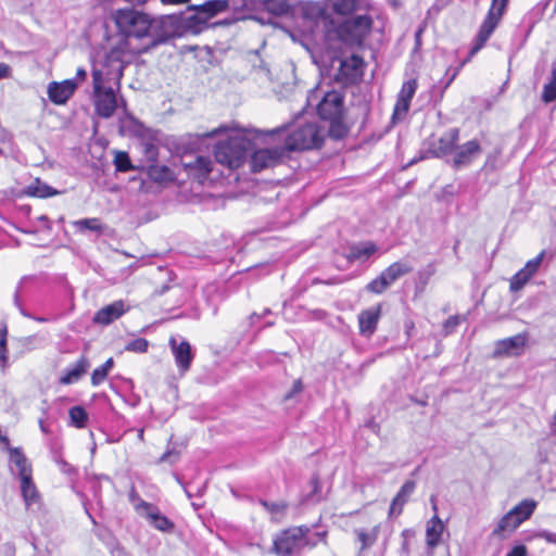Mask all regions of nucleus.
Instances as JSON below:
<instances>
[{"label":"nucleus","mask_w":556,"mask_h":556,"mask_svg":"<svg viewBox=\"0 0 556 556\" xmlns=\"http://www.w3.org/2000/svg\"><path fill=\"white\" fill-rule=\"evenodd\" d=\"M8 327L5 323H0V367H8V348H7Z\"/></svg>","instance_id":"obj_46"},{"label":"nucleus","mask_w":556,"mask_h":556,"mask_svg":"<svg viewBox=\"0 0 556 556\" xmlns=\"http://www.w3.org/2000/svg\"><path fill=\"white\" fill-rule=\"evenodd\" d=\"M325 135L317 123L311 122L295 126L286 137V154L294 151L319 149L324 144Z\"/></svg>","instance_id":"obj_7"},{"label":"nucleus","mask_w":556,"mask_h":556,"mask_svg":"<svg viewBox=\"0 0 556 556\" xmlns=\"http://www.w3.org/2000/svg\"><path fill=\"white\" fill-rule=\"evenodd\" d=\"M504 163L502 160V149L495 148L491 153L488 154L485 162L481 167V172L488 175L502 169Z\"/></svg>","instance_id":"obj_34"},{"label":"nucleus","mask_w":556,"mask_h":556,"mask_svg":"<svg viewBox=\"0 0 556 556\" xmlns=\"http://www.w3.org/2000/svg\"><path fill=\"white\" fill-rule=\"evenodd\" d=\"M178 459H179V452H177L175 448H168L159 458V463L168 462L170 464H175Z\"/></svg>","instance_id":"obj_57"},{"label":"nucleus","mask_w":556,"mask_h":556,"mask_svg":"<svg viewBox=\"0 0 556 556\" xmlns=\"http://www.w3.org/2000/svg\"><path fill=\"white\" fill-rule=\"evenodd\" d=\"M545 251L540 252L534 258L528 261L522 268L530 277H532L538 270L544 258Z\"/></svg>","instance_id":"obj_53"},{"label":"nucleus","mask_w":556,"mask_h":556,"mask_svg":"<svg viewBox=\"0 0 556 556\" xmlns=\"http://www.w3.org/2000/svg\"><path fill=\"white\" fill-rule=\"evenodd\" d=\"M168 345L174 355L175 363L179 372L185 375L187 371H189L195 356L191 344L186 339H182L178 343L175 337H170Z\"/></svg>","instance_id":"obj_14"},{"label":"nucleus","mask_w":556,"mask_h":556,"mask_svg":"<svg viewBox=\"0 0 556 556\" xmlns=\"http://www.w3.org/2000/svg\"><path fill=\"white\" fill-rule=\"evenodd\" d=\"M114 166L116 172L126 173L132 169H137L138 166H135L129 157V154L125 151H117L114 157Z\"/></svg>","instance_id":"obj_45"},{"label":"nucleus","mask_w":556,"mask_h":556,"mask_svg":"<svg viewBox=\"0 0 556 556\" xmlns=\"http://www.w3.org/2000/svg\"><path fill=\"white\" fill-rule=\"evenodd\" d=\"M104 83L105 79L102 71L93 68L92 85L96 113L102 118H110L117 108V99L113 87H105Z\"/></svg>","instance_id":"obj_9"},{"label":"nucleus","mask_w":556,"mask_h":556,"mask_svg":"<svg viewBox=\"0 0 556 556\" xmlns=\"http://www.w3.org/2000/svg\"><path fill=\"white\" fill-rule=\"evenodd\" d=\"M528 334L518 333L516 336L496 341L494 356H518L523 352L527 344Z\"/></svg>","instance_id":"obj_16"},{"label":"nucleus","mask_w":556,"mask_h":556,"mask_svg":"<svg viewBox=\"0 0 556 556\" xmlns=\"http://www.w3.org/2000/svg\"><path fill=\"white\" fill-rule=\"evenodd\" d=\"M128 500L132 505L134 509L136 510V513L139 514L140 516H143L150 508H153L154 505L142 500L139 493L136 491L135 486H131L128 493Z\"/></svg>","instance_id":"obj_42"},{"label":"nucleus","mask_w":556,"mask_h":556,"mask_svg":"<svg viewBox=\"0 0 556 556\" xmlns=\"http://www.w3.org/2000/svg\"><path fill=\"white\" fill-rule=\"evenodd\" d=\"M380 527L375 526L370 532H367L364 529H356L355 533L357 535L358 541L361 542V552H364L371 547L379 535Z\"/></svg>","instance_id":"obj_38"},{"label":"nucleus","mask_w":556,"mask_h":556,"mask_svg":"<svg viewBox=\"0 0 556 556\" xmlns=\"http://www.w3.org/2000/svg\"><path fill=\"white\" fill-rule=\"evenodd\" d=\"M316 525L293 526L279 531L273 540L270 552L277 556H293L305 547L314 548L315 542L308 540V534Z\"/></svg>","instance_id":"obj_3"},{"label":"nucleus","mask_w":556,"mask_h":556,"mask_svg":"<svg viewBox=\"0 0 556 556\" xmlns=\"http://www.w3.org/2000/svg\"><path fill=\"white\" fill-rule=\"evenodd\" d=\"M224 130L225 129L223 127H219L203 135H188L186 138H182L181 141L179 142L178 150L182 154L192 153L200 148L203 139L213 138Z\"/></svg>","instance_id":"obj_25"},{"label":"nucleus","mask_w":556,"mask_h":556,"mask_svg":"<svg viewBox=\"0 0 556 556\" xmlns=\"http://www.w3.org/2000/svg\"><path fill=\"white\" fill-rule=\"evenodd\" d=\"M317 114L324 122H328V136L333 140H341L349 134V126L344 123V94L337 90L328 91L317 105Z\"/></svg>","instance_id":"obj_2"},{"label":"nucleus","mask_w":556,"mask_h":556,"mask_svg":"<svg viewBox=\"0 0 556 556\" xmlns=\"http://www.w3.org/2000/svg\"><path fill=\"white\" fill-rule=\"evenodd\" d=\"M412 271L413 266L409 262L403 260L394 262L383 269L377 278L372 279L366 286V290L375 294H382L396 280Z\"/></svg>","instance_id":"obj_11"},{"label":"nucleus","mask_w":556,"mask_h":556,"mask_svg":"<svg viewBox=\"0 0 556 556\" xmlns=\"http://www.w3.org/2000/svg\"><path fill=\"white\" fill-rule=\"evenodd\" d=\"M415 536H416V532H415V530H413L410 528L404 529L401 532V539H402V543H401V547H400L401 556H409L410 543L414 541Z\"/></svg>","instance_id":"obj_48"},{"label":"nucleus","mask_w":556,"mask_h":556,"mask_svg":"<svg viewBox=\"0 0 556 556\" xmlns=\"http://www.w3.org/2000/svg\"><path fill=\"white\" fill-rule=\"evenodd\" d=\"M90 367L89 359L81 355L74 364L67 366L59 379L61 384H73L80 380Z\"/></svg>","instance_id":"obj_22"},{"label":"nucleus","mask_w":556,"mask_h":556,"mask_svg":"<svg viewBox=\"0 0 556 556\" xmlns=\"http://www.w3.org/2000/svg\"><path fill=\"white\" fill-rule=\"evenodd\" d=\"M370 0H324V4L316 3L313 5L312 14L323 16L326 11L338 16H350L364 10H371Z\"/></svg>","instance_id":"obj_10"},{"label":"nucleus","mask_w":556,"mask_h":556,"mask_svg":"<svg viewBox=\"0 0 556 556\" xmlns=\"http://www.w3.org/2000/svg\"><path fill=\"white\" fill-rule=\"evenodd\" d=\"M443 530L442 520L434 514L426 529V543L429 548L433 549L440 544Z\"/></svg>","instance_id":"obj_29"},{"label":"nucleus","mask_w":556,"mask_h":556,"mask_svg":"<svg viewBox=\"0 0 556 556\" xmlns=\"http://www.w3.org/2000/svg\"><path fill=\"white\" fill-rule=\"evenodd\" d=\"M26 193L31 197L46 199L58 195L62 192L42 181L40 178H36L30 185L27 186Z\"/></svg>","instance_id":"obj_30"},{"label":"nucleus","mask_w":556,"mask_h":556,"mask_svg":"<svg viewBox=\"0 0 556 556\" xmlns=\"http://www.w3.org/2000/svg\"><path fill=\"white\" fill-rule=\"evenodd\" d=\"M188 177L203 184L212 172L213 163L210 157L198 155L191 162H182Z\"/></svg>","instance_id":"obj_19"},{"label":"nucleus","mask_w":556,"mask_h":556,"mask_svg":"<svg viewBox=\"0 0 556 556\" xmlns=\"http://www.w3.org/2000/svg\"><path fill=\"white\" fill-rule=\"evenodd\" d=\"M258 504L271 515L285 514L289 507L286 501L270 502L264 498H260Z\"/></svg>","instance_id":"obj_47"},{"label":"nucleus","mask_w":556,"mask_h":556,"mask_svg":"<svg viewBox=\"0 0 556 556\" xmlns=\"http://www.w3.org/2000/svg\"><path fill=\"white\" fill-rule=\"evenodd\" d=\"M541 99L544 103H551L556 100V64L552 65L551 78L544 85Z\"/></svg>","instance_id":"obj_40"},{"label":"nucleus","mask_w":556,"mask_h":556,"mask_svg":"<svg viewBox=\"0 0 556 556\" xmlns=\"http://www.w3.org/2000/svg\"><path fill=\"white\" fill-rule=\"evenodd\" d=\"M114 21L118 31L127 38H143L153 30L152 46L164 43L181 35L180 17L175 14L164 15L156 25H153V21L146 13L134 9H119L114 13Z\"/></svg>","instance_id":"obj_1"},{"label":"nucleus","mask_w":556,"mask_h":556,"mask_svg":"<svg viewBox=\"0 0 556 556\" xmlns=\"http://www.w3.org/2000/svg\"><path fill=\"white\" fill-rule=\"evenodd\" d=\"M149 348V341L144 338H137L125 345V351L132 353H146Z\"/></svg>","instance_id":"obj_51"},{"label":"nucleus","mask_w":556,"mask_h":556,"mask_svg":"<svg viewBox=\"0 0 556 556\" xmlns=\"http://www.w3.org/2000/svg\"><path fill=\"white\" fill-rule=\"evenodd\" d=\"M148 177L155 182H170L175 180V173L167 165H160L159 162L147 164Z\"/></svg>","instance_id":"obj_28"},{"label":"nucleus","mask_w":556,"mask_h":556,"mask_svg":"<svg viewBox=\"0 0 556 556\" xmlns=\"http://www.w3.org/2000/svg\"><path fill=\"white\" fill-rule=\"evenodd\" d=\"M438 262L432 261L419 268L415 278V294L420 295L426 291L430 279L435 275Z\"/></svg>","instance_id":"obj_27"},{"label":"nucleus","mask_w":556,"mask_h":556,"mask_svg":"<svg viewBox=\"0 0 556 556\" xmlns=\"http://www.w3.org/2000/svg\"><path fill=\"white\" fill-rule=\"evenodd\" d=\"M459 129L457 127L450 128L441 137L434 135L429 136L421 143L418 156L412 159L405 167L413 166L419 161L427 159H443L452 154L459 140Z\"/></svg>","instance_id":"obj_6"},{"label":"nucleus","mask_w":556,"mask_h":556,"mask_svg":"<svg viewBox=\"0 0 556 556\" xmlns=\"http://www.w3.org/2000/svg\"><path fill=\"white\" fill-rule=\"evenodd\" d=\"M77 89L75 79H65L61 83L52 81L48 86V97L54 104H65Z\"/></svg>","instance_id":"obj_18"},{"label":"nucleus","mask_w":556,"mask_h":556,"mask_svg":"<svg viewBox=\"0 0 556 556\" xmlns=\"http://www.w3.org/2000/svg\"><path fill=\"white\" fill-rule=\"evenodd\" d=\"M459 73V67L455 68H447L445 73V80H442L441 84H443L442 89L443 91L448 88V86L453 83V80L456 78V76Z\"/></svg>","instance_id":"obj_59"},{"label":"nucleus","mask_w":556,"mask_h":556,"mask_svg":"<svg viewBox=\"0 0 556 556\" xmlns=\"http://www.w3.org/2000/svg\"><path fill=\"white\" fill-rule=\"evenodd\" d=\"M417 88V83L415 79L405 81L402 86L401 91L399 92L397 100L394 106L393 116H395L399 112L407 113L410 105V100L414 97Z\"/></svg>","instance_id":"obj_26"},{"label":"nucleus","mask_w":556,"mask_h":556,"mask_svg":"<svg viewBox=\"0 0 556 556\" xmlns=\"http://www.w3.org/2000/svg\"><path fill=\"white\" fill-rule=\"evenodd\" d=\"M113 366L114 361L110 357L101 366L97 367L91 374V384L93 387L100 386L106 379Z\"/></svg>","instance_id":"obj_41"},{"label":"nucleus","mask_w":556,"mask_h":556,"mask_svg":"<svg viewBox=\"0 0 556 556\" xmlns=\"http://www.w3.org/2000/svg\"><path fill=\"white\" fill-rule=\"evenodd\" d=\"M26 278L24 277L20 283L17 285L16 289H15V292H14V296H13V302H14V305L18 308L20 313L26 317V318H29L31 317V314L24 308L22 302H21V292H22V285L24 282Z\"/></svg>","instance_id":"obj_54"},{"label":"nucleus","mask_w":556,"mask_h":556,"mask_svg":"<svg viewBox=\"0 0 556 556\" xmlns=\"http://www.w3.org/2000/svg\"><path fill=\"white\" fill-rule=\"evenodd\" d=\"M21 479V492L27 505L35 502L38 498V491L33 482L31 475L20 477Z\"/></svg>","instance_id":"obj_36"},{"label":"nucleus","mask_w":556,"mask_h":556,"mask_svg":"<svg viewBox=\"0 0 556 556\" xmlns=\"http://www.w3.org/2000/svg\"><path fill=\"white\" fill-rule=\"evenodd\" d=\"M538 538L545 540L548 543L556 544V533L548 530H541L536 534Z\"/></svg>","instance_id":"obj_62"},{"label":"nucleus","mask_w":556,"mask_h":556,"mask_svg":"<svg viewBox=\"0 0 556 556\" xmlns=\"http://www.w3.org/2000/svg\"><path fill=\"white\" fill-rule=\"evenodd\" d=\"M302 391H303L302 380L301 379H296V380H294L290 391H288L285 394L283 400L285 401H289V400L293 399L296 394L301 393Z\"/></svg>","instance_id":"obj_58"},{"label":"nucleus","mask_w":556,"mask_h":556,"mask_svg":"<svg viewBox=\"0 0 556 556\" xmlns=\"http://www.w3.org/2000/svg\"><path fill=\"white\" fill-rule=\"evenodd\" d=\"M309 314L316 320H323L327 317V312L320 308L313 309Z\"/></svg>","instance_id":"obj_64"},{"label":"nucleus","mask_w":556,"mask_h":556,"mask_svg":"<svg viewBox=\"0 0 556 556\" xmlns=\"http://www.w3.org/2000/svg\"><path fill=\"white\" fill-rule=\"evenodd\" d=\"M71 426L83 429L87 426V422L89 420V415L87 410L79 405L73 406L68 410Z\"/></svg>","instance_id":"obj_39"},{"label":"nucleus","mask_w":556,"mask_h":556,"mask_svg":"<svg viewBox=\"0 0 556 556\" xmlns=\"http://www.w3.org/2000/svg\"><path fill=\"white\" fill-rule=\"evenodd\" d=\"M140 146L147 164L157 162L159 148L154 142L143 141Z\"/></svg>","instance_id":"obj_49"},{"label":"nucleus","mask_w":556,"mask_h":556,"mask_svg":"<svg viewBox=\"0 0 556 556\" xmlns=\"http://www.w3.org/2000/svg\"><path fill=\"white\" fill-rule=\"evenodd\" d=\"M241 7L245 10H265L277 16L288 14L291 10L288 0H241Z\"/></svg>","instance_id":"obj_17"},{"label":"nucleus","mask_w":556,"mask_h":556,"mask_svg":"<svg viewBox=\"0 0 556 556\" xmlns=\"http://www.w3.org/2000/svg\"><path fill=\"white\" fill-rule=\"evenodd\" d=\"M520 523L516 519V516L509 510L498 521L497 526L493 530V535H502L503 533H510L515 531Z\"/></svg>","instance_id":"obj_33"},{"label":"nucleus","mask_w":556,"mask_h":556,"mask_svg":"<svg viewBox=\"0 0 556 556\" xmlns=\"http://www.w3.org/2000/svg\"><path fill=\"white\" fill-rule=\"evenodd\" d=\"M56 465L59 466L60 470L70 479H76L78 475L77 469L71 464H68L65 459H56Z\"/></svg>","instance_id":"obj_56"},{"label":"nucleus","mask_w":556,"mask_h":556,"mask_svg":"<svg viewBox=\"0 0 556 556\" xmlns=\"http://www.w3.org/2000/svg\"><path fill=\"white\" fill-rule=\"evenodd\" d=\"M536 508V502L534 500H523L517 504L513 509V514L521 525L525 520L529 519Z\"/></svg>","instance_id":"obj_35"},{"label":"nucleus","mask_w":556,"mask_h":556,"mask_svg":"<svg viewBox=\"0 0 556 556\" xmlns=\"http://www.w3.org/2000/svg\"><path fill=\"white\" fill-rule=\"evenodd\" d=\"M74 226L80 232L93 231L98 235H102L105 230V225L101 223L99 218H83L74 222Z\"/></svg>","instance_id":"obj_37"},{"label":"nucleus","mask_w":556,"mask_h":556,"mask_svg":"<svg viewBox=\"0 0 556 556\" xmlns=\"http://www.w3.org/2000/svg\"><path fill=\"white\" fill-rule=\"evenodd\" d=\"M459 325L458 316H450L443 324V328L446 333H451L455 330V328Z\"/></svg>","instance_id":"obj_60"},{"label":"nucleus","mask_w":556,"mask_h":556,"mask_svg":"<svg viewBox=\"0 0 556 556\" xmlns=\"http://www.w3.org/2000/svg\"><path fill=\"white\" fill-rule=\"evenodd\" d=\"M286 152L282 147L252 150L250 156V168L253 173H260L265 168L275 167L283 162Z\"/></svg>","instance_id":"obj_12"},{"label":"nucleus","mask_w":556,"mask_h":556,"mask_svg":"<svg viewBox=\"0 0 556 556\" xmlns=\"http://www.w3.org/2000/svg\"><path fill=\"white\" fill-rule=\"evenodd\" d=\"M509 0H492L491 7L481 23L479 30L473 39V45L469 51V56L480 51L498 26L503 15L505 14Z\"/></svg>","instance_id":"obj_8"},{"label":"nucleus","mask_w":556,"mask_h":556,"mask_svg":"<svg viewBox=\"0 0 556 556\" xmlns=\"http://www.w3.org/2000/svg\"><path fill=\"white\" fill-rule=\"evenodd\" d=\"M531 277L521 268L510 279V291L517 292L521 290Z\"/></svg>","instance_id":"obj_50"},{"label":"nucleus","mask_w":556,"mask_h":556,"mask_svg":"<svg viewBox=\"0 0 556 556\" xmlns=\"http://www.w3.org/2000/svg\"><path fill=\"white\" fill-rule=\"evenodd\" d=\"M128 308L125 306V303L119 301H114L113 303L100 308L92 317V321L97 325L108 326L123 316Z\"/></svg>","instance_id":"obj_20"},{"label":"nucleus","mask_w":556,"mask_h":556,"mask_svg":"<svg viewBox=\"0 0 556 556\" xmlns=\"http://www.w3.org/2000/svg\"><path fill=\"white\" fill-rule=\"evenodd\" d=\"M506 556H527V548L522 544L516 545L506 554Z\"/></svg>","instance_id":"obj_63"},{"label":"nucleus","mask_w":556,"mask_h":556,"mask_svg":"<svg viewBox=\"0 0 556 556\" xmlns=\"http://www.w3.org/2000/svg\"><path fill=\"white\" fill-rule=\"evenodd\" d=\"M377 251V245L374 242H362L353 244L349 250V260L351 261H365L369 258Z\"/></svg>","instance_id":"obj_32"},{"label":"nucleus","mask_w":556,"mask_h":556,"mask_svg":"<svg viewBox=\"0 0 556 556\" xmlns=\"http://www.w3.org/2000/svg\"><path fill=\"white\" fill-rule=\"evenodd\" d=\"M363 66V58L353 54L351 58L341 61L336 79L343 84H354L359 79Z\"/></svg>","instance_id":"obj_15"},{"label":"nucleus","mask_w":556,"mask_h":556,"mask_svg":"<svg viewBox=\"0 0 556 556\" xmlns=\"http://www.w3.org/2000/svg\"><path fill=\"white\" fill-rule=\"evenodd\" d=\"M142 517L147 518L150 525L164 533H172L175 529V523L168 517L163 515L156 505L150 508Z\"/></svg>","instance_id":"obj_24"},{"label":"nucleus","mask_w":556,"mask_h":556,"mask_svg":"<svg viewBox=\"0 0 556 556\" xmlns=\"http://www.w3.org/2000/svg\"><path fill=\"white\" fill-rule=\"evenodd\" d=\"M481 152L482 148L477 139L469 140L463 144L456 143L454 156L451 160V166L456 170L468 167Z\"/></svg>","instance_id":"obj_13"},{"label":"nucleus","mask_w":556,"mask_h":556,"mask_svg":"<svg viewBox=\"0 0 556 556\" xmlns=\"http://www.w3.org/2000/svg\"><path fill=\"white\" fill-rule=\"evenodd\" d=\"M370 11L364 10L353 15L344 16L345 18L336 27L339 40L351 47L363 46L374 25V18L369 14Z\"/></svg>","instance_id":"obj_4"},{"label":"nucleus","mask_w":556,"mask_h":556,"mask_svg":"<svg viewBox=\"0 0 556 556\" xmlns=\"http://www.w3.org/2000/svg\"><path fill=\"white\" fill-rule=\"evenodd\" d=\"M18 343L23 349V352H30L39 345L40 339L37 336H28L25 338H21L18 340Z\"/></svg>","instance_id":"obj_55"},{"label":"nucleus","mask_w":556,"mask_h":556,"mask_svg":"<svg viewBox=\"0 0 556 556\" xmlns=\"http://www.w3.org/2000/svg\"><path fill=\"white\" fill-rule=\"evenodd\" d=\"M229 8V0H208L200 5L193 7L199 13H204L205 17L212 18L218 13L225 12Z\"/></svg>","instance_id":"obj_31"},{"label":"nucleus","mask_w":556,"mask_h":556,"mask_svg":"<svg viewBox=\"0 0 556 556\" xmlns=\"http://www.w3.org/2000/svg\"><path fill=\"white\" fill-rule=\"evenodd\" d=\"M253 149V142L250 139L236 136L217 142L214 155L218 163L236 169L243 165Z\"/></svg>","instance_id":"obj_5"},{"label":"nucleus","mask_w":556,"mask_h":556,"mask_svg":"<svg viewBox=\"0 0 556 556\" xmlns=\"http://www.w3.org/2000/svg\"><path fill=\"white\" fill-rule=\"evenodd\" d=\"M11 459L17 467L20 477L30 475V467L27 463V458L20 447L11 450Z\"/></svg>","instance_id":"obj_43"},{"label":"nucleus","mask_w":556,"mask_h":556,"mask_svg":"<svg viewBox=\"0 0 556 556\" xmlns=\"http://www.w3.org/2000/svg\"><path fill=\"white\" fill-rule=\"evenodd\" d=\"M380 314H381L380 305L362 311L358 314V327H359V333L362 336L370 337L375 333V331L377 330L379 319H380Z\"/></svg>","instance_id":"obj_21"},{"label":"nucleus","mask_w":556,"mask_h":556,"mask_svg":"<svg viewBox=\"0 0 556 556\" xmlns=\"http://www.w3.org/2000/svg\"><path fill=\"white\" fill-rule=\"evenodd\" d=\"M327 534H328V531L327 530H321V531H316L314 533H309L308 534V540L309 541H314L315 542V546H317V544L319 542H324L326 543V538H327Z\"/></svg>","instance_id":"obj_61"},{"label":"nucleus","mask_w":556,"mask_h":556,"mask_svg":"<svg viewBox=\"0 0 556 556\" xmlns=\"http://www.w3.org/2000/svg\"><path fill=\"white\" fill-rule=\"evenodd\" d=\"M415 489L416 482L414 480L405 481L391 502L389 515H401L404 505L407 503Z\"/></svg>","instance_id":"obj_23"},{"label":"nucleus","mask_w":556,"mask_h":556,"mask_svg":"<svg viewBox=\"0 0 556 556\" xmlns=\"http://www.w3.org/2000/svg\"><path fill=\"white\" fill-rule=\"evenodd\" d=\"M309 486H311V492L307 495L306 500H315V501L319 502L321 500V496H320L321 484H320V478H319L318 473H314L311 477Z\"/></svg>","instance_id":"obj_52"},{"label":"nucleus","mask_w":556,"mask_h":556,"mask_svg":"<svg viewBox=\"0 0 556 556\" xmlns=\"http://www.w3.org/2000/svg\"><path fill=\"white\" fill-rule=\"evenodd\" d=\"M207 18L197 14L190 15L184 20V28L191 34H199L206 28Z\"/></svg>","instance_id":"obj_44"}]
</instances>
